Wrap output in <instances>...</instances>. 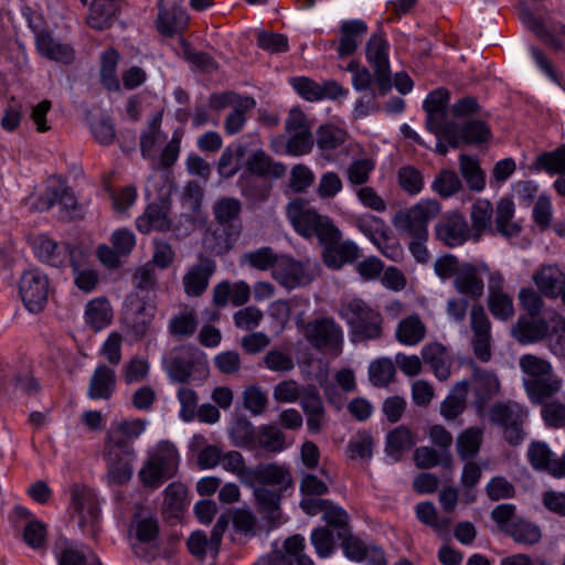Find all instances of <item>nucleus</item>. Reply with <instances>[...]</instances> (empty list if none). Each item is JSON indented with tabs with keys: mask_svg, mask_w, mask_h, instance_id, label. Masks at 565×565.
<instances>
[{
	"mask_svg": "<svg viewBox=\"0 0 565 565\" xmlns=\"http://www.w3.org/2000/svg\"><path fill=\"white\" fill-rule=\"evenodd\" d=\"M286 214L297 234L318 239L323 247L322 259L328 268L340 269L344 264L360 258L359 246L351 239L342 241V232L333 220L309 207L306 200L298 198L289 202Z\"/></svg>",
	"mask_w": 565,
	"mask_h": 565,
	"instance_id": "1",
	"label": "nucleus"
},
{
	"mask_svg": "<svg viewBox=\"0 0 565 565\" xmlns=\"http://www.w3.org/2000/svg\"><path fill=\"white\" fill-rule=\"evenodd\" d=\"M247 486L258 487L254 489V497L258 510L265 514L271 525H277L281 509L280 503L285 492L295 489L291 469L286 463L263 462L253 470L247 471Z\"/></svg>",
	"mask_w": 565,
	"mask_h": 565,
	"instance_id": "2",
	"label": "nucleus"
},
{
	"mask_svg": "<svg viewBox=\"0 0 565 565\" xmlns=\"http://www.w3.org/2000/svg\"><path fill=\"white\" fill-rule=\"evenodd\" d=\"M338 315L349 327L352 341H370L383 335L382 313L361 298L343 300Z\"/></svg>",
	"mask_w": 565,
	"mask_h": 565,
	"instance_id": "3",
	"label": "nucleus"
},
{
	"mask_svg": "<svg viewBox=\"0 0 565 565\" xmlns=\"http://www.w3.org/2000/svg\"><path fill=\"white\" fill-rule=\"evenodd\" d=\"M296 326L306 341L316 351L339 356L344 344L342 327L332 317H320L305 322L301 315L296 319Z\"/></svg>",
	"mask_w": 565,
	"mask_h": 565,
	"instance_id": "4",
	"label": "nucleus"
},
{
	"mask_svg": "<svg viewBox=\"0 0 565 565\" xmlns=\"http://www.w3.org/2000/svg\"><path fill=\"white\" fill-rule=\"evenodd\" d=\"M180 456L175 446L169 441H160L138 476L143 487L156 490L178 472Z\"/></svg>",
	"mask_w": 565,
	"mask_h": 565,
	"instance_id": "5",
	"label": "nucleus"
},
{
	"mask_svg": "<svg viewBox=\"0 0 565 565\" xmlns=\"http://www.w3.org/2000/svg\"><path fill=\"white\" fill-rule=\"evenodd\" d=\"M163 369L172 383L186 384L194 374L206 376L209 367L202 354L190 347H181L162 361Z\"/></svg>",
	"mask_w": 565,
	"mask_h": 565,
	"instance_id": "6",
	"label": "nucleus"
},
{
	"mask_svg": "<svg viewBox=\"0 0 565 565\" xmlns=\"http://www.w3.org/2000/svg\"><path fill=\"white\" fill-rule=\"evenodd\" d=\"M524 415L521 405L512 401L497 402L489 408L490 422L503 429V437L511 446H518L524 439Z\"/></svg>",
	"mask_w": 565,
	"mask_h": 565,
	"instance_id": "7",
	"label": "nucleus"
},
{
	"mask_svg": "<svg viewBox=\"0 0 565 565\" xmlns=\"http://www.w3.org/2000/svg\"><path fill=\"white\" fill-rule=\"evenodd\" d=\"M388 50L390 44L382 30L374 32L365 45V57L374 71V79L382 95L392 87Z\"/></svg>",
	"mask_w": 565,
	"mask_h": 565,
	"instance_id": "8",
	"label": "nucleus"
},
{
	"mask_svg": "<svg viewBox=\"0 0 565 565\" xmlns=\"http://www.w3.org/2000/svg\"><path fill=\"white\" fill-rule=\"evenodd\" d=\"M440 212L436 200H420L418 203L396 216V226L409 237H428V223Z\"/></svg>",
	"mask_w": 565,
	"mask_h": 565,
	"instance_id": "9",
	"label": "nucleus"
},
{
	"mask_svg": "<svg viewBox=\"0 0 565 565\" xmlns=\"http://www.w3.org/2000/svg\"><path fill=\"white\" fill-rule=\"evenodd\" d=\"M72 505L78 518V526L83 533L96 536L99 527V500L95 491L85 486L72 489Z\"/></svg>",
	"mask_w": 565,
	"mask_h": 565,
	"instance_id": "10",
	"label": "nucleus"
},
{
	"mask_svg": "<svg viewBox=\"0 0 565 565\" xmlns=\"http://www.w3.org/2000/svg\"><path fill=\"white\" fill-rule=\"evenodd\" d=\"M315 277V270L308 260H297L290 255H280L273 273V278L288 290L306 287Z\"/></svg>",
	"mask_w": 565,
	"mask_h": 565,
	"instance_id": "11",
	"label": "nucleus"
},
{
	"mask_svg": "<svg viewBox=\"0 0 565 565\" xmlns=\"http://www.w3.org/2000/svg\"><path fill=\"white\" fill-rule=\"evenodd\" d=\"M49 291V278L40 269H30L22 274L19 282V292L25 308L30 312L39 313L44 309Z\"/></svg>",
	"mask_w": 565,
	"mask_h": 565,
	"instance_id": "12",
	"label": "nucleus"
},
{
	"mask_svg": "<svg viewBox=\"0 0 565 565\" xmlns=\"http://www.w3.org/2000/svg\"><path fill=\"white\" fill-rule=\"evenodd\" d=\"M79 249L78 246L65 242L57 243L46 236L38 237L34 245L35 256L52 267L76 266Z\"/></svg>",
	"mask_w": 565,
	"mask_h": 565,
	"instance_id": "13",
	"label": "nucleus"
},
{
	"mask_svg": "<svg viewBox=\"0 0 565 565\" xmlns=\"http://www.w3.org/2000/svg\"><path fill=\"white\" fill-rule=\"evenodd\" d=\"M290 85L302 99L310 103L323 99L334 100L348 94V90L334 79L319 83L306 76H298L290 79Z\"/></svg>",
	"mask_w": 565,
	"mask_h": 565,
	"instance_id": "14",
	"label": "nucleus"
},
{
	"mask_svg": "<svg viewBox=\"0 0 565 565\" xmlns=\"http://www.w3.org/2000/svg\"><path fill=\"white\" fill-rule=\"evenodd\" d=\"M215 270L216 264L213 259L200 256L182 278L184 294L188 297H201L206 291Z\"/></svg>",
	"mask_w": 565,
	"mask_h": 565,
	"instance_id": "15",
	"label": "nucleus"
},
{
	"mask_svg": "<svg viewBox=\"0 0 565 565\" xmlns=\"http://www.w3.org/2000/svg\"><path fill=\"white\" fill-rule=\"evenodd\" d=\"M436 237L448 247H457L470 237V228L466 218L459 213L443 217L435 227Z\"/></svg>",
	"mask_w": 565,
	"mask_h": 565,
	"instance_id": "16",
	"label": "nucleus"
},
{
	"mask_svg": "<svg viewBox=\"0 0 565 565\" xmlns=\"http://www.w3.org/2000/svg\"><path fill=\"white\" fill-rule=\"evenodd\" d=\"M188 19L183 0L159 1L157 28L161 34L172 35L182 30L186 25Z\"/></svg>",
	"mask_w": 565,
	"mask_h": 565,
	"instance_id": "17",
	"label": "nucleus"
},
{
	"mask_svg": "<svg viewBox=\"0 0 565 565\" xmlns=\"http://www.w3.org/2000/svg\"><path fill=\"white\" fill-rule=\"evenodd\" d=\"M53 555L57 565H103L95 554L87 555L84 545L66 537H58L53 546Z\"/></svg>",
	"mask_w": 565,
	"mask_h": 565,
	"instance_id": "18",
	"label": "nucleus"
},
{
	"mask_svg": "<svg viewBox=\"0 0 565 565\" xmlns=\"http://www.w3.org/2000/svg\"><path fill=\"white\" fill-rule=\"evenodd\" d=\"M369 26L364 20L351 19L342 21L339 26V41L337 53L339 57L353 55L363 38L366 35Z\"/></svg>",
	"mask_w": 565,
	"mask_h": 565,
	"instance_id": "19",
	"label": "nucleus"
},
{
	"mask_svg": "<svg viewBox=\"0 0 565 565\" xmlns=\"http://www.w3.org/2000/svg\"><path fill=\"white\" fill-rule=\"evenodd\" d=\"M169 211L170 203L150 201L142 215L136 220L137 230L143 234L152 231L168 232L172 224Z\"/></svg>",
	"mask_w": 565,
	"mask_h": 565,
	"instance_id": "20",
	"label": "nucleus"
},
{
	"mask_svg": "<svg viewBox=\"0 0 565 565\" xmlns=\"http://www.w3.org/2000/svg\"><path fill=\"white\" fill-rule=\"evenodd\" d=\"M129 531L140 544H153L159 537L160 525L148 508L139 505L132 514Z\"/></svg>",
	"mask_w": 565,
	"mask_h": 565,
	"instance_id": "21",
	"label": "nucleus"
},
{
	"mask_svg": "<svg viewBox=\"0 0 565 565\" xmlns=\"http://www.w3.org/2000/svg\"><path fill=\"white\" fill-rule=\"evenodd\" d=\"M500 390L499 380L494 373L475 367L472 372V391L475 393L473 405L480 414L487 404L498 394Z\"/></svg>",
	"mask_w": 565,
	"mask_h": 565,
	"instance_id": "22",
	"label": "nucleus"
},
{
	"mask_svg": "<svg viewBox=\"0 0 565 565\" xmlns=\"http://www.w3.org/2000/svg\"><path fill=\"white\" fill-rule=\"evenodd\" d=\"M36 52L44 58L64 65H71L76 58L74 47L70 43L56 40L52 32L42 35L34 42Z\"/></svg>",
	"mask_w": 565,
	"mask_h": 565,
	"instance_id": "23",
	"label": "nucleus"
},
{
	"mask_svg": "<svg viewBox=\"0 0 565 565\" xmlns=\"http://www.w3.org/2000/svg\"><path fill=\"white\" fill-rule=\"evenodd\" d=\"M454 287L460 295L479 300L484 292V282L479 268L470 263L461 265L454 279Z\"/></svg>",
	"mask_w": 565,
	"mask_h": 565,
	"instance_id": "24",
	"label": "nucleus"
},
{
	"mask_svg": "<svg viewBox=\"0 0 565 565\" xmlns=\"http://www.w3.org/2000/svg\"><path fill=\"white\" fill-rule=\"evenodd\" d=\"M115 369L105 364H98L89 380L87 396L90 399H109L116 391Z\"/></svg>",
	"mask_w": 565,
	"mask_h": 565,
	"instance_id": "25",
	"label": "nucleus"
},
{
	"mask_svg": "<svg viewBox=\"0 0 565 565\" xmlns=\"http://www.w3.org/2000/svg\"><path fill=\"white\" fill-rule=\"evenodd\" d=\"M548 332L547 322L537 316H521L512 327L511 334L520 344L542 340Z\"/></svg>",
	"mask_w": 565,
	"mask_h": 565,
	"instance_id": "26",
	"label": "nucleus"
},
{
	"mask_svg": "<svg viewBox=\"0 0 565 565\" xmlns=\"http://www.w3.org/2000/svg\"><path fill=\"white\" fill-rule=\"evenodd\" d=\"M107 463V481L109 484L121 486L132 477V462L136 455H119L117 452H105Z\"/></svg>",
	"mask_w": 565,
	"mask_h": 565,
	"instance_id": "27",
	"label": "nucleus"
},
{
	"mask_svg": "<svg viewBox=\"0 0 565 565\" xmlns=\"http://www.w3.org/2000/svg\"><path fill=\"white\" fill-rule=\"evenodd\" d=\"M523 385L532 403L544 404L561 390L562 380L552 373L539 380H523Z\"/></svg>",
	"mask_w": 565,
	"mask_h": 565,
	"instance_id": "28",
	"label": "nucleus"
},
{
	"mask_svg": "<svg viewBox=\"0 0 565 565\" xmlns=\"http://www.w3.org/2000/svg\"><path fill=\"white\" fill-rule=\"evenodd\" d=\"M415 514L419 522L431 527L440 539H449L451 519L449 516H439L433 502L425 501L417 503Z\"/></svg>",
	"mask_w": 565,
	"mask_h": 565,
	"instance_id": "29",
	"label": "nucleus"
},
{
	"mask_svg": "<svg viewBox=\"0 0 565 565\" xmlns=\"http://www.w3.org/2000/svg\"><path fill=\"white\" fill-rule=\"evenodd\" d=\"M494 213V227L493 233L500 234L504 237H515L521 232V226L518 222L513 221L514 217V203L510 199H501Z\"/></svg>",
	"mask_w": 565,
	"mask_h": 565,
	"instance_id": "30",
	"label": "nucleus"
},
{
	"mask_svg": "<svg viewBox=\"0 0 565 565\" xmlns=\"http://www.w3.org/2000/svg\"><path fill=\"white\" fill-rule=\"evenodd\" d=\"M173 189L171 173L167 170L156 169L148 178L146 196L150 201L170 203Z\"/></svg>",
	"mask_w": 565,
	"mask_h": 565,
	"instance_id": "31",
	"label": "nucleus"
},
{
	"mask_svg": "<svg viewBox=\"0 0 565 565\" xmlns=\"http://www.w3.org/2000/svg\"><path fill=\"white\" fill-rule=\"evenodd\" d=\"M247 172L258 175L267 177L273 175L274 178H281L286 172V167L281 162H275L264 151H254L245 162Z\"/></svg>",
	"mask_w": 565,
	"mask_h": 565,
	"instance_id": "32",
	"label": "nucleus"
},
{
	"mask_svg": "<svg viewBox=\"0 0 565 565\" xmlns=\"http://www.w3.org/2000/svg\"><path fill=\"white\" fill-rule=\"evenodd\" d=\"M469 383L458 382L440 404V415L446 420H455L466 409V398Z\"/></svg>",
	"mask_w": 565,
	"mask_h": 565,
	"instance_id": "33",
	"label": "nucleus"
},
{
	"mask_svg": "<svg viewBox=\"0 0 565 565\" xmlns=\"http://www.w3.org/2000/svg\"><path fill=\"white\" fill-rule=\"evenodd\" d=\"M395 335L404 345H416L424 340L426 326L418 315H411L398 322Z\"/></svg>",
	"mask_w": 565,
	"mask_h": 565,
	"instance_id": "34",
	"label": "nucleus"
},
{
	"mask_svg": "<svg viewBox=\"0 0 565 565\" xmlns=\"http://www.w3.org/2000/svg\"><path fill=\"white\" fill-rule=\"evenodd\" d=\"M422 356L439 381H446L449 377L450 365L447 362V352L443 344L429 343L424 345Z\"/></svg>",
	"mask_w": 565,
	"mask_h": 565,
	"instance_id": "35",
	"label": "nucleus"
},
{
	"mask_svg": "<svg viewBox=\"0 0 565 565\" xmlns=\"http://www.w3.org/2000/svg\"><path fill=\"white\" fill-rule=\"evenodd\" d=\"M493 206L488 200H479L471 206L470 220L473 241H478L484 232L493 233L491 218Z\"/></svg>",
	"mask_w": 565,
	"mask_h": 565,
	"instance_id": "36",
	"label": "nucleus"
},
{
	"mask_svg": "<svg viewBox=\"0 0 565 565\" xmlns=\"http://www.w3.org/2000/svg\"><path fill=\"white\" fill-rule=\"evenodd\" d=\"M353 224L375 246H382L387 241L388 226L381 217L363 214L356 217Z\"/></svg>",
	"mask_w": 565,
	"mask_h": 565,
	"instance_id": "37",
	"label": "nucleus"
},
{
	"mask_svg": "<svg viewBox=\"0 0 565 565\" xmlns=\"http://www.w3.org/2000/svg\"><path fill=\"white\" fill-rule=\"evenodd\" d=\"M262 448L266 452L278 454L284 451L288 444L285 434L276 426L260 425L257 428L255 448Z\"/></svg>",
	"mask_w": 565,
	"mask_h": 565,
	"instance_id": "38",
	"label": "nucleus"
},
{
	"mask_svg": "<svg viewBox=\"0 0 565 565\" xmlns=\"http://www.w3.org/2000/svg\"><path fill=\"white\" fill-rule=\"evenodd\" d=\"M505 534L515 543L522 545H534L539 543L542 537L539 525L520 516L508 525Z\"/></svg>",
	"mask_w": 565,
	"mask_h": 565,
	"instance_id": "39",
	"label": "nucleus"
},
{
	"mask_svg": "<svg viewBox=\"0 0 565 565\" xmlns=\"http://www.w3.org/2000/svg\"><path fill=\"white\" fill-rule=\"evenodd\" d=\"M246 148L242 143L227 146L217 162V172L224 179L234 177L242 168Z\"/></svg>",
	"mask_w": 565,
	"mask_h": 565,
	"instance_id": "40",
	"label": "nucleus"
},
{
	"mask_svg": "<svg viewBox=\"0 0 565 565\" xmlns=\"http://www.w3.org/2000/svg\"><path fill=\"white\" fill-rule=\"evenodd\" d=\"M459 171L471 191L481 192L484 189L486 175L478 159L461 153L459 156Z\"/></svg>",
	"mask_w": 565,
	"mask_h": 565,
	"instance_id": "41",
	"label": "nucleus"
},
{
	"mask_svg": "<svg viewBox=\"0 0 565 565\" xmlns=\"http://www.w3.org/2000/svg\"><path fill=\"white\" fill-rule=\"evenodd\" d=\"M348 138L344 129L332 124L321 125L315 135V143L323 153L331 152L342 146Z\"/></svg>",
	"mask_w": 565,
	"mask_h": 565,
	"instance_id": "42",
	"label": "nucleus"
},
{
	"mask_svg": "<svg viewBox=\"0 0 565 565\" xmlns=\"http://www.w3.org/2000/svg\"><path fill=\"white\" fill-rule=\"evenodd\" d=\"M111 318L113 311L107 299L96 298L86 305L85 321L95 331H100L108 326Z\"/></svg>",
	"mask_w": 565,
	"mask_h": 565,
	"instance_id": "43",
	"label": "nucleus"
},
{
	"mask_svg": "<svg viewBox=\"0 0 565 565\" xmlns=\"http://www.w3.org/2000/svg\"><path fill=\"white\" fill-rule=\"evenodd\" d=\"M533 279L539 290L547 298L558 297L565 281L563 273L551 266L539 270Z\"/></svg>",
	"mask_w": 565,
	"mask_h": 565,
	"instance_id": "44",
	"label": "nucleus"
},
{
	"mask_svg": "<svg viewBox=\"0 0 565 565\" xmlns=\"http://www.w3.org/2000/svg\"><path fill=\"white\" fill-rule=\"evenodd\" d=\"M416 444L415 435L404 425L397 426L387 434L386 452L395 460L401 458L402 452L411 449Z\"/></svg>",
	"mask_w": 565,
	"mask_h": 565,
	"instance_id": "45",
	"label": "nucleus"
},
{
	"mask_svg": "<svg viewBox=\"0 0 565 565\" xmlns=\"http://www.w3.org/2000/svg\"><path fill=\"white\" fill-rule=\"evenodd\" d=\"M322 520L326 522L324 526L335 534V539L349 534V531L352 530L348 512L331 500L322 513Z\"/></svg>",
	"mask_w": 565,
	"mask_h": 565,
	"instance_id": "46",
	"label": "nucleus"
},
{
	"mask_svg": "<svg viewBox=\"0 0 565 565\" xmlns=\"http://www.w3.org/2000/svg\"><path fill=\"white\" fill-rule=\"evenodd\" d=\"M119 54L114 49H108L102 54L100 58V82L109 92H117L120 88L119 79L116 75Z\"/></svg>",
	"mask_w": 565,
	"mask_h": 565,
	"instance_id": "47",
	"label": "nucleus"
},
{
	"mask_svg": "<svg viewBox=\"0 0 565 565\" xmlns=\"http://www.w3.org/2000/svg\"><path fill=\"white\" fill-rule=\"evenodd\" d=\"M462 189V181L456 171L451 169L440 170L433 183L431 190L443 199H449L460 192Z\"/></svg>",
	"mask_w": 565,
	"mask_h": 565,
	"instance_id": "48",
	"label": "nucleus"
},
{
	"mask_svg": "<svg viewBox=\"0 0 565 565\" xmlns=\"http://www.w3.org/2000/svg\"><path fill=\"white\" fill-rule=\"evenodd\" d=\"M212 537L207 536L204 531H194L186 540L189 553L198 561H204L206 556L216 557L221 545L213 546Z\"/></svg>",
	"mask_w": 565,
	"mask_h": 565,
	"instance_id": "49",
	"label": "nucleus"
},
{
	"mask_svg": "<svg viewBox=\"0 0 565 565\" xmlns=\"http://www.w3.org/2000/svg\"><path fill=\"white\" fill-rule=\"evenodd\" d=\"M114 0H94L89 8L87 23L95 30H104L111 23L115 14Z\"/></svg>",
	"mask_w": 565,
	"mask_h": 565,
	"instance_id": "50",
	"label": "nucleus"
},
{
	"mask_svg": "<svg viewBox=\"0 0 565 565\" xmlns=\"http://www.w3.org/2000/svg\"><path fill=\"white\" fill-rule=\"evenodd\" d=\"M255 105L256 102L253 97L245 96L242 98L224 120L225 132L227 135L238 134L246 125V113L252 110Z\"/></svg>",
	"mask_w": 565,
	"mask_h": 565,
	"instance_id": "51",
	"label": "nucleus"
},
{
	"mask_svg": "<svg viewBox=\"0 0 565 565\" xmlns=\"http://www.w3.org/2000/svg\"><path fill=\"white\" fill-rule=\"evenodd\" d=\"M535 166L539 170L550 175L565 173V143L558 146L552 151H545L535 159Z\"/></svg>",
	"mask_w": 565,
	"mask_h": 565,
	"instance_id": "52",
	"label": "nucleus"
},
{
	"mask_svg": "<svg viewBox=\"0 0 565 565\" xmlns=\"http://www.w3.org/2000/svg\"><path fill=\"white\" fill-rule=\"evenodd\" d=\"M257 429L245 417H237L230 430L233 445L239 448L255 449Z\"/></svg>",
	"mask_w": 565,
	"mask_h": 565,
	"instance_id": "53",
	"label": "nucleus"
},
{
	"mask_svg": "<svg viewBox=\"0 0 565 565\" xmlns=\"http://www.w3.org/2000/svg\"><path fill=\"white\" fill-rule=\"evenodd\" d=\"M52 194L53 199H51V204L57 203L61 206L63 213L62 217L73 220L82 216V207L68 186L60 184L53 190Z\"/></svg>",
	"mask_w": 565,
	"mask_h": 565,
	"instance_id": "54",
	"label": "nucleus"
},
{
	"mask_svg": "<svg viewBox=\"0 0 565 565\" xmlns=\"http://www.w3.org/2000/svg\"><path fill=\"white\" fill-rule=\"evenodd\" d=\"M416 466L423 469H429L440 465L448 469L451 467V455L449 451H437L427 446L418 447L414 452Z\"/></svg>",
	"mask_w": 565,
	"mask_h": 565,
	"instance_id": "55",
	"label": "nucleus"
},
{
	"mask_svg": "<svg viewBox=\"0 0 565 565\" xmlns=\"http://www.w3.org/2000/svg\"><path fill=\"white\" fill-rule=\"evenodd\" d=\"M482 441V431L477 427H469L457 438V451L462 460H469L477 456Z\"/></svg>",
	"mask_w": 565,
	"mask_h": 565,
	"instance_id": "56",
	"label": "nucleus"
},
{
	"mask_svg": "<svg viewBox=\"0 0 565 565\" xmlns=\"http://www.w3.org/2000/svg\"><path fill=\"white\" fill-rule=\"evenodd\" d=\"M342 550L343 555L351 562L362 563L367 557V544L365 541L353 534V531H349V534L337 539Z\"/></svg>",
	"mask_w": 565,
	"mask_h": 565,
	"instance_id": "57",
	"label": "nucleus"
},
{
	"mask_svg": "<svg viewBox=\"0 0 565 565\" xmlns=\"http://www.w3.org/2000/svg\"><path fill=\"white\" fill-rule=\"evenodd\" d=\"M198 328L196 315L193 310H186L172 317L168 330L172 337L184 339L192 337Z\"/></svg>",
	"mask_w": 565,
	"mask_h": 565,
	"instance_id": "58",
	"label": "nucleus"
},
{
	"mask_svg": "<svg viewBox=\"0 0 565 565\" xmlns=\"http://www.w3.org/2000/svg\"><path fill=\"white\" fill-rule=\"evenodd\" d=\"M279 257L280 255L276 254L271 247L263 246L256 250L245 253L242 262L257 270L265 271L271 269L273 274Z\"/></svg>",
	"mask_w": 565,
	"mask_h": 565,
	"instance_id": "59",
	"label": "nucleus"
},
{
	"mask_svg": "<svg viewBox=\"0 0 565 565\" xmlns=\"http://www.w3.org/2000/svg\"><path fill=\"white\" fill-rule=\"evenodd\" d=\"M374 439L366 430L353 435L347 446V454L350 459L370 460L372 457Z\"/></svg>",
	"mask_w": 565,
	"mask_h": 565,
	"instance_id": "60",
	"label": "nucleus"
},
{
	"mask_svg": "<svg viewBox=\"0 0 565 565\" xmlns=\"http://www.w3.org/2000/svg\"><path fill=\"white\" fill-rule=\"evenodd\" d=\"M162 115H156L140 136V150L143 158H150L156 145L167 138L161 132Z\"/></svg>",
	"mask_w": 565,
	"mask_h": 565,
	"instance_id": "61",
	"label": "nucleus"
},
{
	"mask_svg": "<svg viewBox=\"0 0 565 565\" xmlns=\"http://www.w3.org/2000/svg\"><path fill=\"white\" fill-rule=\"evenodd\" d=\"M488 309L493 318L501 321L514 316L513 299L507 292L491 291L488 296Z\"/></svg>",
	"mask_w": 565,
	"mask_h": 565,
	"instance_id": "62",
	"label": "nucleus"
},
{
	"mask_svg": "<svg viewBox=\"0 0 565 565\" xmlns=\"http://www.w3.org/2000/svg\"><path fill=\"white\" fill-rule=\"evenodd\" d=\"M335 534L327 526H317L311 531L310 543L320 558L330 557L335 548Z\"/></svg>",
	"mask_w": 565,
	"mask_h": 565,
	"instance_id": "63",
	"label": "nucleus"
},
{
	"mask_svg": "<svg viewBox=\"0 0 565 565\" xmlns=\"http://www.w3.org/2000/svg\"><path fill=\"white\" fill-rule=\"evenodd\" d=\"M519 365L526 375L524 380H539L553 372L551 363L533 354H524L520 358Z\"/></svg>",
	"mask_w": 565,
	"mask_h": 565,
	"instance_id": "64",
	"label": "nucleus"
}]
</instances>
